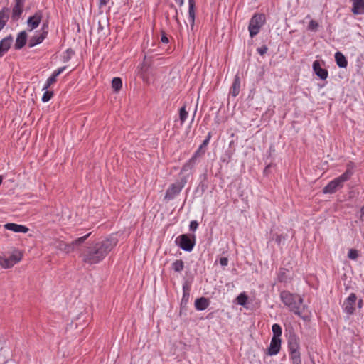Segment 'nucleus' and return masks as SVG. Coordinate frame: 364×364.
Returning a JSON list of instances; mask_svg holds the SVG:
<instances>
[{
    "label": "nucleus",
    "instance_id": "nucleus-19",
    "mask_svg": "<svg viewBox=\"0 0 364 364\" xmlns=\"http://www.w3.org/2000/svg\"><path fill=\"white\" fill-rule=\"evenodd\" d=\"M352 12L355 15L364 14V0H352Z\"/></svg>",
    "mask_w": 364,
    "mask_h": 364
},
{
    "label": "nucleus",
    "instance_id": "nucleus-35",
    "mask_svg": "<svg viewBox=\"0 0 364 364\" xmlns=\"http://www.w3.org/2000/svg\"><path fill=\"white\" fill-rule=\"evenodd\" d=\"M56 82V80L52 77L51 76L49 77L45 83L43 90H46L52 84Z\"/></svg>",
    "mask_w": 364,
    "mask_h": 364
},
{
    "label": "nucleus",
    "instance_id": "nucleus-22",
    "mask_svg": "<svg viewBox=\"0 0 364 364\" xmlns=\"http://www.w3.org/2000/svg\"><path fill=\"white\" fill-rule=\"evenodd\" d=\"M335 60L339 68H346L347 67L348 61L342 53L339 51L336 52L335 54Z\"/></svg>",
    "mask_w": 364,
    "mask_h": 364
},
{
    "label": "nucleus",
    "instance_id": "nucleus-17",
    "mask_svg": "<svg viewBox=\"0 0 364 364\" xmlns=\"http://www.w3.org/2000/svg\"><path fill=\"white\" fill-rule=\"evenodd\" d=\"M27 37L28 36L25 31H22L18 34L14 45L16 50H20L26 45Z\"/></svg>",
    "mask_w": 364,
    "mask_h": 364
},
{
    "label": "nucleus",
    "instance_id": "nucleus-37",
    "mask_svg": "<svg viewBox=\"0 0 364 364\" xmlns=\"http://www.w3.org/2000/svg\"><path fill=\"white\" fill-rule=\"evenodd\" d=\"M318 27V23L316 21L311 20L308 26V29L310 31H316Z\"/></svg>",
    "mask_w": 364,
    "mask_h": 364
},
{
    "label": "nucleus",
    "instance_id": "nucleus-13",
    "mask_svg": "<svg viewBox=\"0 0 364 364\" xmlns=\"http://www.w3.org/2000/svg\"><path fill=\"white\" fill-rule=\"evenodd\" d=\"M25 0H15V5L12 9L11 18L13 21H18L22 13Z\"/></svg>",
    "mask_w": 364,
    "mask_h": 364
},
{
    "label": "nucleus",
    "instance_id": "nucleus-46",
    "mask_svg": "<svg viewBox=\"0 0 364 364\" xmlns=\"http://www.w3.org/2000/svg\"><path fill=\"white\" fill-rule=\"evenodd\" d=\"M363 306V299H359V301H358V308H362Z\"/></svg>",
    "mask_w": 364,
    "mask_h": 364
},
{
    "label": "nucleus",
    "instance_id": "nucleus-38",
    "mask_svg": "<svg viewBox=\"0 0 364 364\" xmlns=\"http://www.w3.org/2000/svg\"><path fill=\"white\" fill-rule=\"evenodd\" d=\"M268 48L266 46H262L257 49V53L263 55L267 52Z\"/></svg>",
    "mask_w": 364,
    "mask_h": 364
},
{
    "label": "nucleus",
    "instance_id": "nucleus-11",
    "mask_svg": "<svg viewBox=\"0 0 364 364\" xmlns=\"http://www.w3.org/2000/svg\"><path fill=\"white\" fill-rule=\"evenodd\" d=\"M42 18H43L42 11H38L34 14V15L30 16L28 18L27 25H28V27L30 28V31H32V30L36 28L39 26Z\"/></svg>",
    "mask_w": 364,
    "mask_h": 364
},
{
    "label": "nucleus",
    "instance_id": "nucleus-47",
    "mask_svg": "<svg viewBox=\"0 0 364 364\" xmlns=\"http://www.w3.org/2000/svg\"><path fill=\"white\" fill-rule=\"evenodd\" d=\"M281 237H282V236H281V235H277V238H276V242H278V243H279V242H280V241H281Z\"/></svg>",
    "mask_w": 364,
    "mask_h": 364
},
{
    "label": "nucleus",
    "instance_id": "nucleus-33",
    "mask_svg": "<svg viewBox=\"0 0 364 364\" xmlns=\"http://www.w3.org/2000/svg\"><path fill=\"white\" fill-rule=\"evenodd\" d=\"M286 270L284 269H281L278 274V280L280 282H286L287 279V276L286 274Z\"/></svg>",
    "mask_w": 364,
    "mask_h": 364
},
{
    "label": "nucleus",
    "instance_id": "nucleus-5",
    "mask_svg": "<svg viewBox=\"0 0 364 364\" xmlns=\"http://www.w3.org/2000/svg\"><path fill=\"white\" fill-rule=\"evenodd\" d=\"M266 22V17L264 14H255L250 18L248 30L250 32V36L251 38H253L256 35H257L263 26V25Z\"/></svg>",
    "mask_w": 364,
    "mask_h": 364
},
{
    "label": "nucleus",
    "instance_id": "nucleus-20",
    "mask_svg": "<svg viewBox=\"0 0 364 364\" xmlns=\"http://www.w3.org/2000/svg\"><path fill=\"white\" fill-rule=\"evenodd\" d=\"M10 9L7 7H4L0 11V31L6 26L9 18Z\"/></svg>",
    "mask_w": 364,
    "mask_h": 364
},
{
    "label": "nucleus",
    "instance_id": "nucleus-4",
    "mask_svg": "<svg viewBox=\"0 0 364 364\" xmlns=\"http://www.w3.org/2000/svg\"><path fill=\"white\" fill-rule=\"evenodd\" d=\"M90 235V233H88L85 236L80 237L70 244H67L62 240H56L53 242V246L59 250L70 253L74 251L75 246L83 243Z\"/></svg>",
    "mask_w": 364,
    "mask_h": 364
},
{
    "label": "nucleus",
    "instance_id": "nucleus-43",
    "mask_svg": "<svg viewBox=\"0 0 364 364\" xmlns=\"http://www.w3.org/2000/svg\"><path fill=\"white\" fill-rule=\"evenodd\" d=\"M232 154V151H230L228 153H227L225 154V156L224 157H223L222 161L228 162L231 159Z\"/></svg>",
    "mask_w": 364,
    "mask_h": 364
},
{
    "label": "nucleus",
    "instance_id": "nucleus-49",
    "mask_svg": "<svg viewBox=\"0 0 364 364\" xmlns=\"http://www.w3.org/2000/svg\"><path fill=\"white\" fill-rule=\"evenodd\" d=\"M106 1L105 0H100V5H105Z\"/></svg>",
    "mask_w": 364,
    "mask_h": 364
},
{
    "label": "nucleus",
    "instance_id": "nucleus-2",
    "mask_svg": "<svg viewBox=\"0 0 364 364\" xmlns=\"http://www.w3.org/2000/svg\"><path fill=\"white\" fill-rule=\"evenodd\" d=\"M280 298L283 304L287 306L291 311L304 320L309 318L306 306L303 304V299L299 294L283 291L280 293Z\"/></svg>",
    "mask_w": 364,
    "mask_h": 364
},
{
    "label": "nucleus",
    "instance_id": "nucleus-9",
    "mask_svg": "<svg viewBox=\"0 0 364 364\" xmlns=\"http://www.w3.org/2000/svg\"><path fill=\"white\" fill-rule=\"evenodd\" d=\"M356 301L357 296L355 294L351 293L343 304V311L349 315L353 314L355 310Z\"/></svg>",
    "mask_w": 364,
    "mask_h": 364
},
{
    "label": "nucleus",
    "instance_id": "nucleus-28",
    "mask_svg": "<svg viewBox=\"0 0 364 364\" xmlns=\"http://www.w3.org/2000/svg\"><path fill=\"white\" fill-rule=\"evenodd\" d=\"M188 4H189V11H188L189 18L191 19L192 22H194V19H195V12H194L195 2H194V0H188Z\"/></svg>",
    "mask_w": 364,
    "mask_h": 364
},
{
    "label": "nucleus",
    "instance_id": "nucleus-34",
    "mask_svg": "<svg viewBox=\"0 0 364 364\" xmlns=\"http://www.w3.org/2000/svg\"><path fill=\"white\" fill-rule=\"evenodd\" d=\"M53 92L46 90L44 92V94L43 95L42 101L43 102H48L51 99V97H53Z\"/></svg>",
    "mask_w": 364,
    "mask_h": 364
},
{
    "label": "nucleus",
    "instance_id": "nucleus-14",
    "mask_svg": "<svg viewBox=\"0 0 364 364\" xmlns=\"http://www.w3.org/2000/svg\"><path fill=\"white\" fill-rule=\"evenodd\" d=\"M288 348L289 351V354H292L294 353H300L299 349V338L295 334H290L288 338Z\"/></svg>",
    "mask_w": 364,
    "mask_h": 364
},
{
    "label": "nucleus",
    "instance_id": "nucleus-31",
    "mask_svg": "<svg viewBox=\"0 0 364 364\" xmlns=\"http://www.w3.org/2000/svg\"><path fill=\"white\" fill-rule=\"evenodd\" d=\"M247 296L245 293L239 294L237 297V303L242 306H245L247 304Z\"/></svg>",
    "mask_w": 364,
    "mask_h": 364
},
{
    "label": "nucleus",
    "instance_id": "nucleus-39",
    "mask_svg": "<svg viewBox=\"0 0 364 364\" xmlns=\"http://www.w3.org/2000/svg\"><path fill=\"white\" fill-rule=\"evenodd\" d=\"M198 227V223L196 220H192L190 223L189 229L191 231H195Z\"/></svg>",
    "mask_w": 364,
    "mask_h": 364
},
{
    "label": "nucleus",
    "instance_id": "nucleus-18",
    "mask_svg": "<svg viewBox=\"0 0 364 364\" xmlns=\"http://www.w3.org/2000/svg\"><path fill=\"white\" fill-rule=\"evenodd\" d=\"M4 228L6 230H11L14 232L26 233L28 231V228L27 227L12 223L5 224Z\"/></svg>",
    "mask_w": 364,
    "mask_h": 364
},
{
    "label": "nucleus",
    "instance_id": "nucleus-12",
    "mask_svg": "<svg viewBox=\"0 0 364 364\" xmlns=\"http://www.w3.org/2000/svg\"><path fill=\"white\" fill-rule=\"evenodd\" d=\"M281 348V339L280 338H276V336H273L272 338L269 347L267 349V354L269 355H277Z\"/></svg>",
    "mask_w": 364,
    "mask_h": 364
},
{
    "label": "nucleus",
    "instance_id": "nucleus-44",
    "mask_svg": "<svg viewBox=\"0 0 364 364\" xmlns=\"http://www.w3.org/2000/svg\"><path fill=\"white\" fill-rule=\"evenodd\" d=\"M220 264L222 265V266H227L228 264V259L227 257H221L220 259Z\"/></svg>",
    "mask_w": 364,
    "mask_h": 364
},
{
    "label": "nucleus",
    "instance_id": "nucleus-23",
    "mask_svg": "<svg viewBox=\"0 0 364 364\" xmlns=\"http://www.w3.org/2000/svg\"><path fill=\"white\" fill-rule=\"evenodd\" d=\"M209 305V301L205 297H200L196 299L195 307L197 310L203 311L205 310Z\"/></svg>",
    "mask_w": 364,
    "mask_h": 364
},
{
    "label": "nucleus",
    "instance_id": "nucleus-15",
    "mask_svg": "<svg viewBox=\"0 0 364 364\" xmlns=\"http://www.w3.org/2000/svg\"><path fill=\"white\" fill-rule=\"evenodd\" d=\"M13 43L11 35L3 38L0 41V58H1L11 48Z\"/></svg>",
    "mask_w": 364,
    "mask_h": 364
},
{
    "label": "nucleus",
    "instance_id": "nucleus-10",
    "mask_svg": "<svg viewBox=\"0 0 364 364\" xmlns=\"http://www.w3.org/2000/svg\"><path fill=\"white\" fill-rule=\"evenodd\" d=\"M48 28V25L46 23H44L43 25L41 32L37 35H35L32 36L29 41H28V47L33 48L36 46V45H38L41 43L43 40L46 38L48 31H46V28Z\"/></svg>",
    "mask_w": 364,
    "mask_h": 364
},
{
    "label": "nucleus",
    "instance_id": "nucleus-41",
    "mask_svg": "<svg viewBox=\"0 0 364 364\" xmlns=\"http://www.w3.org/2000/svg\"><path fill=\"white\" fill-rule=\"evenodd\" d=\"M313 69L315 74L318 76V60H316L314 62Z\"/></svg>",
    "mask_w": 364,
    "mask_h": 364
},
{
    "label": "nucleus",
    "instance_id": "nucleus-25",
    "mask_svg": "<svg viewBox=\"0 0 364 364\" xmlns=\"http://www.w3.org/2000/svg\"><path fill=\"white\" fill-rule=\"evenodd\" d=\"M112 87L115 92H119L122 87V82L119 77H114L112 81Z\"/></svg>",
    "mask_w": 364,
    "mask_h": 364
},
{
    "label": "nucleus",
    "instance_id": "nucleus-27",
    "mask_svg": "<svg viewBox=\"0 0 364 364\" xmlns=\"http://www.w3.org/2000/svg\"><path fill=\"white\" fill-rule=\"evenodd\" d=\"M195 160H192V158L186 162L182 167L181 170V173H186L188 171H191L193 168V166Z\"/></svg>",
    "mask_w": 364,
    "mask_h": 364
},
{
    "label": "nucleus",
    "instance_id": "nucleus-45",
    "mask_svg": "<svg viewBox=\"0 0 364 364\" xmlns=\"http://www.w3.org/2000/svg\"><path fill=\"white\" fill-rule=\"evenodd\" d=\"M361 214H360V219L362 220H364V206L361 208Z\"/></svg>",
    "mask_w": 364,
    "mask_h": 364
},
{
    "label": "nucleus",
    "instance_id": "nucleus-6",
    "mask_svg": "<svg viewBox=\"0 0 364 364\" xmlns=\"http://www.w3.org/2000/svg\"><path fill=\"white\" fill-rule=\"evenodd\" d=\"M176 242H178V246L183 250L191 252L195 245L196 237L194 235L183 234L176 238Z\"/></svg>",
    "mask_w": 364,
    "mask_h": 364
},
{
    "label": "nucleus",
    "instance_id": "nucleus-16",
    "mask_svg": "<svg viewBox=\"0 0 364 364\" xmlns=\"http://www.w3.org/2000/svg\"><path fill=\"white\" fill-rule=\"evenodd\" d=\"M211 138V133L209 132L205 138V139L203 141L202 144L198 147L196 151L194 153L192 156V160H196L198 157L201 156L205 152L206 146L209 144V141Z\"/></svg>",
    "mask_w": 364,
    "mask_h": 364
},
{
    "label": "nucleus",
    "instance_id": "nucleus-1",
    "mask_svg": "<svg viewBox=\"0 0 364 364\" xmlns=\"http://www.w3.org/2000/svg\"><path fill=\"white\" fill-rule=\"evenodd\" d=\"M117 240L114 237L89 243L82 250L80 257L83 262L93 265L102 262L117 245Z\"/></svg>",
    "mask_w": 364,
    "mask_h": 364
},
{
    "label": "nucleus",
    "instance_id": "nucleus-48",
    "mask_svg": "<svg viewBox=\"0 0 364 364\" xmlns=\"http://www.w3.org/2000/svg\"><path fill=\"white\" fill-rule=\"evenodd\" d=\"M177 3L179 4L180 6H181L183 4V0H175Z\"/></svg>",
    "mask_w": 364,
    "mask_h": 364
},
{
    "label": "nucleus",
    "instance_id": "nucleus-26",
    "mask_svg": "<svg viewBox=\"0 0 364 364\" xmlns=\"http://www.w3.org/2000/svg\"><path fill=\"white\" fill-rule=\"evenodd\" d=\"M188 113L186 110V105H183L179 110V119L181 124H183L188 117Z\"/></svg>",
    "mask_w": 364,
    "mask_h": 364
},
{
    "label": "nucleus",
    "instance_id": "nucleus-29",
    "mask_svg": "<svg viewBox=\"0 0 364 364\" xmlns=\"http://www.w3.org/2000/svg\"><path fill=\"white\" fill-rule=\"evenodd\" d=\"M289 355L292 364H301L300 353H294Z\"/></svg>",
    "mask_w": 364,
    "mask_h": 364
},
{
    "label": "nucleus",
    "instance_id": "nucleus-50",
    "mask_svg": "<svg viewBox=\"0 0 364 364\" xmlns=\"http://www.w3.org/2000/svg\"><path fill=\"white\" fill-rule=\"evenodd\" d=\"M268 167H269V166H267V167H266V168H265L264 171H266L267 170Z\"/></svg>",
    "mask_w": 364,
    "mask_h": 364
},
{
    "label": "nucleus",
    "instance_id": "nucleus-32",
    "mask_svg": "<svg viewBox=\"0 0 364 364\" xmlns=\"http://www.w3.org/2000/svg\"><path fill=\"white\" fill-rule=\"evenodd\" d=\"M359 256L358 251L355 249H350L348 253V257L350 259L355 260Z\"/></svg>",
    "mask_w": 364,
    "mask_h": 364
},
{
    "label": "nucleus",
    "instance_id": "nucleus-3",
    "mask_svg": "<svg viewBox=\"0 0 364 364\" xmlns=\"http://www.w3.org/2000/svg\"><path fill=\"white\" fill-rule=\"evenodd\" d=\"M353 175V172L350 169H347L339 177L331 181L326 186L324 187L323 192L324 193H333L336 191L338 188L343 186V183L349 180Z\"/></svg>",
    "mask_w": 364,
    "mask_h": 364
},
{
    "label": "nucleus",
    "instance_id": "nucleus-30",
    "mask_svg": "<svg viewBox=\"0 0 364 364\" xmlns=\"http://www.w3.org/2000/svg\"><path fill=\"white\" fill-rule=\"evenodd\" d=\"M272 332H273V336H276V338H280V336L282 335V328L281 326L275 323L272 326Z\"/></svg>",
    "mask_w": 364,
    "mask_h": 364
},
{
    "label": "nucleus",
    "instance_id": "nucleus-42",
    "mask_svg": "<svg viewBox=\"0 0 364 364\" xmlns=\"http://www.w3.org/2000/svg\"><path fill=\"white\" fill-rule=\"evenodd\" d=\"M161 41L163 43H168L169 42V40H168V38L166 36V33H164V31H162L161 32Z\"/></svg>",
    "mask_w": 364,
    "mask_h": 364
},
{
    "label": "nucleus",
    "instance_id": "nucleus-40",
    "mask_svg": "<svg viewBox=\"0 0 364 364\" xmlns=\"http://www.w3.org/2000/svg\"><path fill=\"white\" fill-rule=\"evenodd\" d=\"M328 77V71L320 68V79L325 80Z\"/></svg>",
    "mask_w": 364,
    "mask_h": 364
},
{
    "label": "nucleus",
    "instance_id": "nucleus-21",
    "mask_svg": "<svg viewBox=\"0 0 364 364\" xmlns=\"http://www.w3.org/2000/svg\"><path fill=\"white\" fill-rule=\"evenodd\" d=\"M240 90V80L238 75H236L234 78L233 83L232 85V87L230 88V93L234 96L236 97L239 95Z\"/></svg>",
    "mask_w": 364,
    "mask_h": 364
},
{
    "label": "nucleus",
    "instance_id": "nucleus-8",
    "mask_svg": "<svg viewBox=\"0 0 364 364\" xmlns=\"http://www.w3.org/2000/svg\"><path fill=\"white\" fill-rule=\"evenodd\" d=\"M186 183V181L184 179L171 184L166 190L164 199L167 200H173L177 195L180 193Z\"/></svg>",
    "mask_w": 364,
    "mask_h": 364
},
{
    "label": "nucleus",
    "instance_id": "nucleus-36",
    "mask_svg": "<svg viewBox=\"0 0 364 364\" xmlns=\"http://www.w3.org/2000/svg\"><path fill=\"white\" fill-rule=\"evenodd\" d=\"M66 69V66H63L61 68H59L56 70H55L53 74L51 75V77L56 80L57 77L61 74Z\"/></svg>",
    "mask_w": 364,
    "mask_h": 364
},
{
    "label": "nucleus",
    "instance_id": "nucleus-24",
    "mask_svg": "<svg viewBox=\"0 0 364 364\" xmlns=\"http://www.w3.org/2000/svg\"><path fill=\"white\" fill-rule=\"evenodd\" d=\"M184 268V262L181 259H177L172 264V269L176 272H181Z\"/></svg>",
    "mask_w": 364,
    "mask_h": 364
},
{
    "label": "nucleus",
    "instance_id": "nucleus-7",
    "mask_svg": "<svg viewBox=\"0 0 364 364\" xmlns=\"http://www.w3.org/2000/svg\"><path fill=\"white\" fill-rule=\"evenodd\" d=\"M22 259V253L19 250H14L9 258L0 257V265L5 269L12 267Z\"/></svg>",
    "mask_w": 364,
    "mask_h": 364
}]
</instances>
